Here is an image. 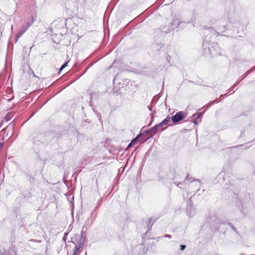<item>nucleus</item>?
I'll use <instances>...</instances> for the list:
<instances>
[{"instance_id":"f257e3e1","label":"nucleus","mask_w":255,"mask_h":255,"mask_svg":"<svg viewBox=\"0 0 255 255\" xmlns=\"http://www.w3.org/2000/svg\"><path fill=\"white\" fill-rule=\"evenodd\" d=\"M171 120V118L169 116H167L160 123L150 128V131L152 132L153 133H155L158 131H162L166 128L167 125L171 126L173 125L171 123L170 124Z\"/></svg>"},{"instance_id":"f03ea898","label":"nucleus","mask_w":255,"mask_h":255,"mask_svg":"<svg viewBox=\"0 0 255 255\" xmlns=\"http://www.w3.org/2000/svg\"><path fill=\"white\" fill-rule=\"evenodd\" d=\"M35 19V16H30L24 22V23L21 25V28L19 30L18 33H17V39L26 31L28 28L34 22Z\"/></svg>"},{"instance_id":"7ed1b4c3","label":"nucleus","mask_w":255,"mask_h":255,"mask_svg":"<svg viewBox=\"0 0 255 255\" xmlns=\"http://www.w3.org/2000/svg\"><path fill=\"white\" fill-rule=\"evenodd\" d=\"M185 117V114L183 112H179L177 113L175 115L173 116L171 119L173 124H176L181 121Z\"/></svg>"},{"instance_id":"20e7f679","label":"nucleus","mask_w":255,"mask_h":255,"mask_svg":"<svg viewBox=\"0 0 255 255\" xmlns=\"http://www.w3.org/2000/svg\"><path fill=\"white\" fill-rule=\"evenodd\" d=\"M84 242H82L79 240V241L78 242V243L75 246L73 255H77L78 251L82 247V246L84 244Z\"/></svg>"},{"instance_id":"39448f33","label":"nucleus","mask_w":255,"mask_h":255,"mask_svg":"<svg viewBox=\"0 0 255 255\" xmlns=\"http://www.w3.org/2000/svg\"><path fill=\"white\" fill-rule=\"evenodd\" d=\"M7 254L8 255H16V250L15 249V244L14 243H12V247L10 249L8 250Z\"/></svg>"},{"instance_id":"423d86ee","label":"nucleus","mask_w":255,"mask_h":255,"mask_svg":"<svg viewBox=\"0 0 255 255\" xmlns=\"http://www.w3.org/2000/svg\"><path fill=\"white\" fill-rule=\"evenodd\" d=\"M86 237V233L84 232L83 229L81 231V237H80V241L85 242Z\"/></svg>"},{"instance_id":"0eeeda50","label":"nucleus","mask_w":255,"mask_h":255,"mask_svg":"<svg viewBox=\"0 0 255 255\" xmlns=\"http://www.w3.org/2000/svg\"><path fill=\"white\" fill-rule=\"evenodd\" d=\"M201 115V113H198L194 115V118H195V119L193 121V123L195 125H197V119L200 117Z\"/></svg>"},{"instance_id":"6e6552de","label":"nucleus","mask_w":255,"mask_h":255,"mask_svg":"<svg viewBox=\"0 0 255 255\" xmlns=\"http://www.w3.org/2000/svg\"><path fill=\"white\" fill-rule=\"evenodd\" d=\"M187 213L189 216H193L195 214V209L191 207Z\"/></svg>"},{"instance_id":"1a4fd4ad","label":"nucleus","mask_w":255,"mask_h":255,"mask_svg":"<svg viewBox=\"0 0 255 255\" xmlns=\"http://www.w3.org/2000/svg\"><path fill=\"white\" fill-rule=\"evenodd\" d=\"M180 24L179 20L177 19H175L172 21V25L178 26Z\"/></svg>"},{"instance_id":"9d476101","label":"nucleus","mask_w":255,"mask_h":255,"mask_svg":"<svg viewBox=\"0 0 255 255\" xmlns=\"http://www.w3.org/2000/svg\"><path fill=\"white\" fill-rule=\"evenodd\" d=\"M194 185H195L196 186H197V187L199 189L201 186V184L199 181H197L191 185V186H194Z\"/></svg>"},{"instance_id":"9b49d317","label":"nucleus","mask_w":255,"mask_h":255,"mask_svg":"<svg viewBox=\"0 0 255 255\" xmlns=\"http://www.w3.org/2000/svg\"><path fill=\"white\" fill-rule=\"evenodd\" d=\"M137 137L133 139L131 142L129 144L128 147H130L132 145L134 144L136 142Z\"/></svg>"},{"instance_id":"f8f14e48","label":"nucleus","mask_w":255,"mask_h":255,"mask_svg":"<svg viewBox=\"0 0 255 255\" xmlns=\"http://www.w3.org/2000/svg\"><path fill=\"white\" fill-rule=\"evenodd\" d=\"M68 63V62H66L62 65L60 69V71H61L64 68H65L67 66Z\"/></svg>"},{"instance_id":"ddd939ff","label":"nucleus","mask_w":255,"mask_h":255,"mask_svg":"<svg viewBox=\"0 0 255 255\" xmlns=\"http://www.w3.org/2000/svg\"><path fill=\"white\" fill-rule=\"evenodd\" d=\"M254 70L253 69H250V70H249L247 72L245 76H244V78H245L247 75H248V74H249L250 73H251Z\"/></svg>"},{"instance_id":"4468645a","label":"nucleus","mask_w":255,"mask_h":255,"mask_svg":"<svg viewBox=\"0 0 255 255\" xmlns=\"http://www.w3.org/2000/svg\"><path fill=\"white\" fill-rule=\"evenodd\" d=\"M254 70L253 69H250V70H249L247 72L245 76H244V78H245L247 75H248V74H249L250 73H251Z\"/></svg>"},{"instance_id":"2eb2a0df","label":"nucleus","mask_w":255,"mask_h":255,"mask_svg":"<svg viewBox=\"0 0 255 255\" xmlns=\"http://www.w3.org/2000/svg\"><path fill=\"white\" fill-rule=\"evenodd\" d=\"M186 248V246L185 245H180V250L181 251H183Z\"/></svg>"},{"instance_id":"dca6fc26","label":"nucleus","mask_w":255,"mask_h":255,"mask_svg":"<svg viewBox=\"0 0 255 255\" xmlns=\"http://www.w3.org/2000/svg\"><path fill=\"white\" fill-rule=\"evenodd\" d=\"M165 237H167V238H171V236H170V235H166L165 236Z\"/></svg>"},{"instance_id":"f3484780","label":"nucleus","mask_w":255,"mask_h":255,"mask_svg":"<svg viewBox=\"0 0 255 255\" xmlns=\"http://www.w3.org/2000/svg\"><path fill=\"white\" fill-rule=\"evenodd\" d=\"M240 81H239V82H238L236 85H234V86L232 87V89H234V87H235V86H236V85H237L239 83H240Z\"/></svg>"},{"instance_id":"a211bd4d","label":"nucleus","mask_w":255,"mask_h":255,"mask_svg":"<svg viewBox=\"0 0 255 255\" xmlns=\"http://www.w3.org/2000/svg\"><path fill=\"white\" fill-rule=\"evenodd\" d=\"M212 49H213V47H212L211 48H210L209 49V50H210V51L211 52V54L213 53V52H212Z\"/></svg>"},{"instance_id":"6ab92c4d","label":"nucleus","mask_w":255,"mask_h":255,"mask_svg":"<svg viewBox=\"0 0 255 255\" xmlns=\"http://www.w3.org/2000/svg\"><path fill=\"white\" fill-rule=\"evenodd\" d=\"M232 228H233V230H235V228H234V227L232 226Z\"/></svg>"},{"instance_id":"aec40b11","label":"nucleus","mask_w":255,"mask_h":255,"mask_svg":"<svg viewBox=\"0 0 255 255\" xmlns=\"http://www.w3.org/2000/svg\"><path fill=\"white\" fill-rule=\"evenodd\" d=\"M215 46H216V47H218V45H217V44H215Z\"/></svg>"}]
</instances>
